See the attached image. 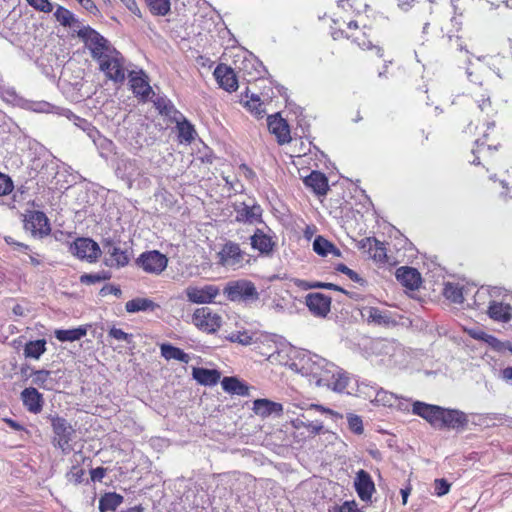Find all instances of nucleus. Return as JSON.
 <instances>
[{"mask_svg":"<svg viewBox=\"0 0 512 512\" xmlns=\"http://www.w3.org/2000/svg\"><path fill=\"white\" fill-rule=\"evenodd\" d=\"M374 402L377 405L392 408L393 406H395V403L397 402V394H394L390 391L381 388L376 392Z\"/></svg>","mask_w":512,"mask_h":512,"instance_id":"49","label":"nucleus"},{"mask_svg":"<svg viewBox=\"0 0 512 512\" xmlns=\"http://www.w3.org/2000/svg\"><path fill=\"white\" fill-rule=\"evenodd\" d=\"M154 15L165 16L170 12V0H146Z\"/></svg>","mask_w":512,"mask_h":512,"instance_id":"50","label":"nucleus"},{"mask_svg":"<svg viewBox=\"0 0 512 512\" xmlns=\"http://www.w3.org/2000/svg\"><path fill=\"white\" fill-rule=\"evenodd\" d=\"M267 125L269 131L275 135L279 144L290 142L291 136L289 125L286 120L279 116V114L268 116Z\"/></svg>","mask_w":512,"mask_h":512,"instance_id":"19","label":"nucleus"},{"mask_svg":"<svg viewBox=\"0 0 512 512\" xmlns=\"http://www.w3.org/2000/svg\"><path fill=\"white\" fill-rule=\"evenodd\" d=\"M136 263L146 273L160 275L167 268L168 258L158 250H151L140 254Z\"/></svg>","mask_w":512,"mask_h":512,"instance_id":"10","label":"nucleus"},{"mask_svg":"<svg viewBox=\"0 0 512 512\" xmlns=\"http://www.w3.org/2000/svg\"><path fill=\"white\" fill-rule=\"evenodd\" d=\"M109 278V275L105 272L94 273V274H83L80 276V282L83 284H95L104 281Z\"/></svg>","mask_w":512,"mask_h":512,"instance_id":"56","label":"nucleus"},{"mask_svg":"<svg viewBox=\"0 0 512 512\" xmlns=\"http://www.w3.org/2000/svg\"><path fill=\"white\" fill-rule=\"evenodd\" d=\"M313 250L319 256L341 257V251L330 241L322 236H317L313 241Z\"/></svg>","mask_w":512,"mask_h":512,"instance_id":"32","label":"nucleus"},{"mask_svg":"<svg viewBox=\"0 0 512 512\" xmlns=\"http://www.w3.org/2000/svg\"><path fill=\"white\" fill-rule=\"evenodd\" d=\"M349 429L355 434H362L364 431L363 422L360 416L355 414H349L347 416Z\"/></svg>","mask_w":512,"mask_h":512,"instance_id":"53","label":"nucleus"},{"mask_svg":"<svg viewBox=\"0 0 512 512\" xmlns=\"http://www.w3.org/2000/svg\"><path fill=\"white\" fill-rule=\"evenodd\" d=\"M493 150H497V145L489 142V135L484 134L482 138L476 140V149L473 150L474 159L472 160V164L478 165L480 164L479 159L480 156H488L491 155Z\"/></svg>","mask_w":512,"mask_h":512,"instance_id":"35","label":"nucleus"},{"mask_svg":"<svg viewBox=\"0 0 512 512\" xmlns=\"http://www.w3.org/2000/svg\"><path fill=\"white\" fill-rule=\"evenodd\" d=\"M466 290L459 283L446 282L443 289V295L453 303L461 304L464 302Z\"/></svg>","mask_w":512,"mask_h":512,"instance_id":"42","label":"nucleus"},{"mask_svg":"<svg viewBox=\"0 0 512 512\" xmlns=\"http://www.w3.org/2000/svg\"><path fill=\"white\" fill-rule=\"evenodd\" d=\"M129 76L133 93L142 98H148L152 93V89L146 75L141 71L139 73L131 72Z\"/></svg>","mask_w":512,"mask_h":512,"instance_id":"30","label":"nucleus"},{"mask_svg":"<svg viewBox=\"0 0 512 512\" xmlns=\"http://www.w3.org/2000/svg\"><path fill=\"white\" fill-rule=\"evenodd\" d=\"M450 483L444 478L436 479L434 481L435 494L439 497L446 495L450 490Z\"/></svg>","mask_w":512,"mask_h":512,"instance_id":"58","label":"nucleus"},{"mask_svg":"<svg viewBox=\"0 0 512 512\" xmlns=\"http://www.w3.org/2000/svg\"><path fill=\"white\" fill-rule=\"evenodd\" d=\"M226 339L230 342L238 343L244 346L250 345L252 343V335H250L247 331L232 332L226 336Z\"/></svg>","mask_w":512,"mask_h":512,"instance_id":"51","label":"nucleus"},{"mask_svg":"<svg viewBox=\"0 0 512 512\" xmlns=\"http://www.w3.org/2000/svg\"><path fill=\"white\" fill-rule=\"evenodd\" d=\"M13 190V182L10 177L0 173V196L9 194Z\"/></svg>","mask_w":512,"mask_h":512,"instance_id":"59","label":"nucleus"},{"mask_svg":"<svg viewBox=\"0 0 512 512\" xmlns=\"http://www.w3.org/2000/svg\"><path fill=\"white\" fill-rule=\"evenodd\" d=\"M292 367L301 375L308 377L309 381L318 387H321L323 381H327V377H333V374H329L331 369L336 371L334 363L308 351L303 352L292 363Z\"/></svg>","mask_w":512,"mask_h":512,"instance_id":"2","label":"nucleus"},{"mask_svg":"<svg viewBox=\"0 0 512 512\" xmlns=\"http://www.w3.org/2000/svg\"><path fill=\"white\" fill-rule=\"evenodd\" d=\"M223 294L231 302L243 303L246 306H250L260 299L255 284L247 279L229 281L223 289Z\"/></svg>","mask_w":512,"mask_h":512,"instance_id":"5","label":"nucleus"},{"mask_svg":"<svg viewBox=\"0 0 512 512\" xmlns=\"http://www.w3.org/2000/svg\"><path fill=\"white\" fill-rule=\"evenodd\" d=\"M97 63L99 64V70L103 72L109 80L115 83L124 82L126 78V61L117 49L106 55L105 58L98 60Z\"/></svg>","mask_w":512,"mask_h":512,"instance_id":"6","label":"nucleus"},{"mask_svg":"<svg viewBox=\"0 0 512 512\" xmlns=\"http://www.w3.org/2000/svg\"><path fill=\"white\" fill-rule=\"evenodd\" d=\"M304 184L319 196L326 195L329 190L327 177L319 171H312L307 177H305Z\"/></svg>","mask_w":512,"mask_h":512,"instance_id":"28","label":"nucleus"},{"mask_svg":"<svg viewBox=\"0 0 512 512\" xmlns=\"http://www.w3.org/2000/svg\"><path fill=\"white\" fill-rule=\"evenodd\" d=\"M223 180L230 190H233L235 193L241 192L243 189V185L236 178H231L230 176H223Z\"/></svg>","mask_w":512,"mask_h":512,"instance_id":"64","label":"nucleus"},{"mask_svg":"<svg viewBox=\"0 0 512 512\" xmlns=\"http://www.w3.org/2000/svg\"><path fill=\"white\" fill-rule=\"evenodd\" d=\"M92 142L96 146L99 155L107 159L110 154L114 153L115 151V144L110 139L103 136L99 130L95 133V136L93 135L91 138Z\"/></svg>","mask_w":512,"mask_h":512,"instance_id":"40","label":"nucleus"},{"mask_svg":"<svg viewBox=\"0 0 512 512\" xmlns=\"http://www.w3.org/2000/svg\"><path fill=\"white\" fill-rule=\"evenodd\" d=\"M246 106L257 118H262L266 113L263 104L260 103L258 96H253L251 100L246 102Z\"/></svg>","mask_w":512,"mask_h":512,"instance_id":"52","label":"nucleus"},{"mask_svg":"<svg viewBox=\"0 0 512 512\" xmlns=\"http://www.w3.org/2000/svg\"><path fill=\"white\" fill-rule=\"evenodd\" d=\"M234 210L236 213L235 220L239 223L254 225L263 222V210L257 203H253L252 205L245 202L235 203Z\"/></svg>","mask_w":512,"mask_h":512,"instance_id":"13","label":"nucleus"},{"mask_svg":"<svg viewBox=\"0 0 512 512\" xmlns=\"http://www.w3.org/2000/svg\"><path fill=\"white\" fill-rule=\"evenodd\" d=\"M335 269H336V271L341 272V273L345 274L346 276H348V278L350 280H352L353 282L359 283L361 285H363L365 283V280L362 277H360L355 271H353L352 269L347 267L345 264L340 263L336 266Z\"/></svg>","mask_w":512,"mask_h":512,"instance_id":"55","label":"nucleus"},{"mask_svg":"<svg viewBox=\"0 0 512 512\" xmlns=\"http://www.w3.org/2000/svg\"><path fill=\"white\" fill-rule=\"evenodd\" d=\"M70 252L77 258L92 263L100 256L101 249L98 243L90 238H77L70 245Z\"/></svg>","mask_w":512,"mask_h":512,"instance_id":"11","label":"nucleus"},{"mask_svg":"<svg viewBox=\"0 0 512 512\" xmlns=\"http://www.w3.org/2000/svg\"><path fill=\"white\" fill-rule=\"evenodd\" d=\"M108 336L117 341L126 342L127 344H131L133 342L132 334H128V333L124 332L122 329L116 328V327H112L109 330Z\"/></svg>","mask_w":512,"mask_h":512,"instance_id":"54","label":"nucleus"},{"mask_svg":"<svg viewBox=\"0 0 512 512\" xmlns=\"http://www.w3.org/2000/svg\"><path fill=\"white\" fill-rule=\"evenodd\" d=\"M346 37L352 39V41L356 43L362 50H374L378 57L383 56V48L378 45H373L366 32H362L359 35L356 33H351L347 34Z\"/></svg>","mask_w":512,"mask_h":512,"instance_id":"45","label":"nucleus"},{"mask_svg":"<svg viewBox=\"0 0 512 512\" xmlns=\"http://www.w3.org/2000/svg\"><path fill=\"white\" fill-rule=\"evenodd\" d=\"M488 315L498 322H509L512 319V306L504 301L492 300L488 306Z\"/></svg>","mask_w":512,"mask_h":512,"instance_id":"26","label":"nucleus"},{"mask_svg":"<svg viewBox=\"0 0 512 512\" xmlns=\"http://www.w3.org/2000/svg\"><path fill=\"white\" fill-rule=\"evenodd\" d=\"M188 301L195 304H207L219 294V288L215 285H205L203 287L188 286L185 290Z\"/></svg>","mask_w":512,"mask_h":512,"instance_id":"17","label":"nucleus"},{"mask_svg":"<svg viewBox=\"0 0 512 512\" xmlns=\"http://www.w3.org/2000/svg\"><path fill=\"white\" fill-rule=\"evenodd\" d=\"M221 385L223 390L229 394L238 396H247L249 394L248 386L236 377H224Z\"/></svg>","mask_w":512,"mask_h":512,"instance_id":"39","label":"nucleus"},{"mask_svg":"<svg viewBox=\"0 0 512 512\" xmlns=\"http://www.w3.org/2000/svg\"><path fill=\"white\" fill-rule=\"evenodd\" d=\"M375 364L387 368L402 367L408 362V354L404 347L391 340H379L374 344Z\"/></svg>","mask_w":512,"mask_h":512,"instance_id":"3","label":"nucleus"},{"mask_svg":"<svg viewBox=\"0 0 512 512\" xmlns=\"http://www.w3.org/2000/svg\"><path fill=\"white\" fill-rule=\"evenodd\" d=\"M141 169L136 159L128 157H119L115 163V175L127 183L128 188H131L134 180L140 176Z\"/></svg>","mask_w":512,"mask_h":512,"instance_id":"12","label":"nucleus"},{"mask_svg":"<svg viewBox=\"0 0 512 512\" xmlns=\"http://www.w3.org/2000/svg\"><path fill=\"white\" fill-rule=\"evenodd\" d=\"M51 371L40 369L32 372V383L46 390L52 389Z\"/></svg>","mask_w":512,"mask_h":512,"instance_id":"48","label":"nucleus"},{"mask_svg":"<svg viewBox=\"0 0 512 512\" xmlns=\"http://www.w3.org/2000/svg\"><path fill=\"white\" fill-rule=\"evenodd\" d=\"M77 36L84 42L85 47L89 50L91 57L96 62L111 53L116 48L95 29L90 26L80 27L74 30Z\"/></svg>","mask_w":512,"mask_h":512,"instance_id":"4","label":"nucleus"},{"mask_svg":"<svg viewBox=\"0 0 512 512\" xmlns=\"http://www.w3.org/2000/svg\"><path fill=\"white\" fill-rule=\"evenodd\" d=\"M46 344L45 339L29 341L24 346L23 354L26 358L39 360L47 350Z\"/></svg>","mask_w":512,"mask_h":512,"instance_id":"44","label":"nucleus"},{"mask_svg":"<svg viewBox=\"0 0 512 512\" xmlns=\"http://www.w3.org/2000/svg\"><path fill=\"white\" fill-rule=\"evenodd\" d=\"M246 257L247 254L238 243L227 241L218 252V263L223 267L236 269L243 266Z\"/></svg>","mask_w":512,"mask_h":512,"instance_id":"9","label":"nucleus"},{"mask_svg":"<svg viewBox=\"0 0 512 512\" xmlns=\"http://www.w3.org/2000/svg\"><path fill=\"white\" fill-rule=\"evenodd\" d=\"M469 335L472 338H474V339L482 340V341H485V342H488V343H490L491 341L495 340V338L493 336L488 335L483 330L478 329V328L470 329L469 330Z\"/></svg>","mask_w":512,"mask_h":512,"instance_id":"61","label":"nucleus"},{"mask_svg":"<svg viewBox=\"0 0 512 512\" xmlns=\"http://www.w3.org/2000/svg\"><path fill=\"white\" fill-rule=\"evenodd\" d=\"M191 322L199 330L210 334L221 327L222 317L208 307H201L194 311Z\"/></svg>","mask_w":512,"mask_h":512,"instance_id":"8","label":"nucleus"},{"mask_svg":"<svg viewBox=\"0 0 512 512\" xmlns=\"http://www.w3.org/2000/svg\"><path fill=\"white\" fill-rule=\"evenodd\" d=\"M24 407L33 414L42 411L44 399L43 395L34 387L25 388L20 394Z\"/></svg>","mask_w":512,"mask_h":512,"instance_id":"22","label":"nucleus"},{"mask_svg":"<svg viewBox=\"0 0 512 512\" xmlns=\"http://www.w3.org/2000/svg\"><path fill=\"white\" fill-rule=\"evenodd\" d=\"M54 17L64 27L77 28V30L84 27L70 10L61 5L57 6Z\"/></svg>","mask_w":512,"mask_h":512,"instance_id":"38","label":"nucleus"},{"mask_svg":"<svg viewBox=\"0 0 512 512\" xmlns=\"http://www.w3.org/2000/svg\"><path fill=\"white\" fill-rule=\"evenodd\" d=\"M287 304L288 300L279 294L269 295L262 299L263 311L272 315L284 314L287 310Z\"/></svg>","mask_w":512,"mask_h":512,"instance_id":"27","label":"nucleus"},{"mask_svg":"<svg viewBox=\"0 0 512 512\" xmlns=\"http://www.w3.org/2000/svg\"><path fill=\"white\" fill-rule=\"evenodd\" d=\"M99 294L103 297L110 295V294L115 295L116 297H120L122 292L118 286H115L112 284H106L100 289Z\"/></svg>","mask_w":512,"mask_h":512,"instance_id":"62","label":"nucleus"},{"mask_svg":"<svg viewBox=\"0 0 512 512\" xmlns=\"http://www.w3.org/2000/svg\"><path fill=\"white\" fill-rule=\"evenodd\" d=\"M361 314L369 323L376 325L389 326L396 323L390 311L377 307H365Z\"/></svg>","mask_w":512,"mask_h":512,"instance_id":"24","label":"nucleus"},{"mask_svg":"<svg viewBox=\"0 0 512 512\" xmlns=\"http://www.w3.org/2000/svg\"><path fill=\"white\" fill-rule=\"evenodd\" d=\"M305 304L315 317L324 318L330 312L331 297L319 292L308 293Z\"/></svg>","mask_w":512,"mask_h":512,"instance_id":"18","label":"nucleus"},{"mask_svg":"<svg viewBox=\"0 0 512 512\" xmlns=\"http://www.w3.org/2000/svg\"><path fill=\"white\" fill-rule=\"evenodd\" d=\"M192 376L198 383L206 386L215 385L220 379V373L217 370L201 367L193 368Z\"/></svg>","mask_w":512,"mask_h":512,"instance_id":"33","label":"nucleus"},{"mask_svg":"<svg viewBox=\"0 0 512 512\" xmlns=\"http://www.w3.org/2000/svg\"><path fill=\"white\" fill-rule=\"evenodd\" d=\"M161 356L166 360H177L182 363L188 364L190 361L189 354L185 353L182 349L175 347L169 343H164L160 346Z\"/></svg>","mask_w":512,"mask_h":512,"instance_id":"41","label":"nucleus"},{"mask_svg":"<svg viewBox=\"0 0 512 512\" xmlns=\"http://www.w3.org/2000/svg\"><path fill=\"white\" fill-rule=\"evenodd\" d=\"M501 186L505 191L502 193L505 196L512 197V168L507 171L506 177L499 180Z\"/></svg>","mask_w":512,"mask_h":512,"instance_id":"60","label":"nucleus"},{"mask_svg":"<svg viewBox=\"0 0 512 512\" xmlns=\"http://www.w3.org/2000/svg\"><path fill=\"white\" fill-rule=\"evenodd\" d=\"M123 500L124 498L120 494L115 492L106 493L100 498L99 510L101 512L114 511L122 504Z\"/></svg>","mask_w":512,"mask_h":512,"instance_id":"46","label":"nucleus"},{"mask_svg":"<svg viewBox=\"0 0 512 512\" xmlns=\"http://www.w3.org/2000/svg\"><path fill=\"white\" fill-rule=\"evenodd\" d=\"M157 308H159V305L148 298H134L125 304V309L128 313L154 311Z\"/></svg>","mask_w":512,"mask_h":512,"instance_id":"37","label":"nucleus"},{"mask_svg":"<svg viewBox=\"0 0 512 512\" xmlns=\"http://www.w3.org/2000/svg\"><path fill=\"white\" fill-rule=\"evenodd\" d=\"M214 76L220 87L226 91H235L238 88V81L232 68L220 64L214 70Z\"/></svg>","mask_w":512,"mask_h":512,"instance_id":"23","label":"nucleus"},{"mask_svg":"<svg viewBox=\"0 0 512 512\" xmlns=\"http://www.w3.org/2000/svg\"><path fill=\"white\" fill-rule=\"evenodd\" d=\"M396 279L405 287L411 290L418 289L421 284V275L417 269L402 266L396 270Z\"/></svg>","mask_w":512,"mask_h":512,"instance_id":"25","label":"nucleus"},{"mask_svg":"<svg viewBox=\"0 0 512 512\" xmlns=\"http://www.w3.org/2000/svg\"><path fill=\"white\" fill-rule=\"evenodd\" d=\"M354 486L362 501L368 502L371 500L372 494L375 491V485L368 472L359 470L355 477Z\"/></svg>","mask_w":512,"mask_h":512,"instance_id":"20","label":"nucleus"},{"mask_svg":"<svg viewBox=\"0 0 512 512\" xmlns=\"http://www.w3.org/2000/svg\"><path fill=\"white\" fill-rule=\"evenodd\" d=\"M410 405V400L408 398L397 395V402L395 403V406H393L392 408H395L400 412H409Z\"/></svg>","mask_w":512,"mask_h":512,"instance_id":"63","label":"nucleus"},{"mask_svg":"<svg viewBox=\"0 0 512 512\" xmlns=\"http://www.w3.org/2000/svg\"><path fill=\"white\" fill-rule=\"evenodd\" d=\"M175 124L178 131L179 142L190 144L197 135L194 125L186 117Z\"/></svg>","mask_w":512,"mask_h":512,"instance_id":"36","label":"nucleus"},{"mask_svg":"<svg viewBox=\"0 0 512 512\" xmlns=\"http://www.w3.org/2000/svg\"><path fill=\"white\" fill-rule=\"evenodd\" d=\"M250 245L252 249L259 252L260 255L270 257L277 245L273 236L264 232L262 229L257 228L250 236Z\"/></svg>","mask_w":512,"mask_h":512,"instance_id":"16","label":"nucleus"},{"mask_svg":"<svg viewBox=\"0 0 512 512\" xmlns=\"http://www.w3.org/2000/svg\"><path fill=\"white\" fill-rule=\"evenodd\" d=\"M156 107L159 110V113L167 117L172 123H177L185 117L169 100L158 99Z\"/></svg>","mask_w":512,"mask_h":512,"instance_id":"43","label":"nucleus"},{"mask_svg":"<svg viewBox=\"0 0 512 512\" xmlns=\"http://www.w3.org/2000/svg\"><path fill=\"white\" fill-rule=\"evenodd\" d=\"M24 227L33 235L41 237L48 235L51 231L49 220L45 213L41 211H30L25 216Z\"/></svg>","mask_w":512,"mask_h":512,"instance_id":"15","label":"nucleus"},{"mask_svg":"<svg viewBox=\"0 0 512 512\" xmlns=\"http://www.w3.org/2000/svg\"><path fill=\"white\" fill-rule=\"evenodd\" d=\"M253 411L261 417H268L272 414H281L283 407L280 403L268 399H257L253 403Z\"/></svg>","mask_w":512,"mask_h":512,"instance_id":"31","label":"nucleus"},{"mask_svg":"<svg viewBox=\"0 0 512 512\" xmlns=\"http://www.w3.org/2000/svg\"><path fill=\"white\" fill-rule=\"evenodd\" d=\"M102 247L104 253L109 255L107 265L119 268L128 264V253L126 250L121 249L119 242L106 238L102 241Z\"/></svg>","mask_w":512,"mask_h":512,"instance_id":"14","label":"nucleus"},{"mask_svg":"<svg viewBox=\"0 0 512 512\" xmlns=\"http://www.w3.org/2000/svg\"><path fill=\"white\" fill-rule=\"evenodd\" d=\"M49 419L54 433V446L61 449L64 454L69 453L70 442L75 432L72 425L63 417L50 416Z\"/></svg>","mask_w":512,"mask_h":512,"instance_id":"7","label":"nucleus"},{"mask_svg":"<svg viewBox=\"0 0 512 512\" xmlns=\"http://www.w3.org/2000/svg\"><path fill=\"white\" fill-rule=\"evenodd\" d=\"M412 413L423 418L432 427L439 430H463L468 424V417L464 412L422 401L412 403Z\"/></svg>","mask_w":512,"mask_h":512,"instance_id":"1","label":"nucleus"},{"mask_svg":"<svg viewBox=\"0 0 512 512\" xmlns=\"http://www.w3.org/2000/svg\"><path fill=\"white\" fill-rule=\"evenodd\" d=\"M87 330V326H79L73 329H56L54 336L60 342H74L86 336Z\"/></svg>","mask_w":512,"mask_h":512,"instance_id":"34","label":"nucleus"},{"mask_svg":"<svg viewBox=\"0 0 512 512\" xmlns=\"http://www.w3.org/2000/svg\"><path fill=\"white\" fill-rule=\"evenodd\" d=\"M34 9L49 13L53 10V5L49 0H26Z\"/></svg>","mask_w":512,"mask_h":512,"instance_id":"57","label":"nucleus"},{"mask_svg":"<svg viewBox=\"0 0 512 512\" xmlns=\"http://www.w3.org/2000/svg\"><path fill=\"white\" fill-rule=\"evenodd\" d=\"M335 370L330 374H333V377H327V381H323L321 387H326L332 391L343 393L346 391L349 382L351 380L349 374L339 366L335 365Z\"/></svg>","mask_w":512,"mask_h":512,"instance_id":"21","label":"nucleus"},{"mask_svg":"<svg viewBox=\"0 0 512 512\" xmlns=\"http://www.w3.org/2000/svg\"><path fill=\"white\" fill-rule=\"evenodd\" d=\"M26 107L36 113H53L58 115H60V112L63 109L47 101H30L26 104Z\"/></svg>","mask_w":512,"mask_h":512,"instance_id":"47","label":"nucleus"},{"mask_svg":"<svg viewBox=\"0 0 512 512\" xmlns=\"http://www.w3.org/2000/svg\"><path fill=\"white\" fill-rule=\"evenodd\" d=\"M361 248L368 251L369 255L378 262H387L386 248L384 243L376 238H365L361 240Z\"/></svg>","mask_w":512,"mask_h":512,"instance_id":"29","label":"nucleus"}]
</instances>
